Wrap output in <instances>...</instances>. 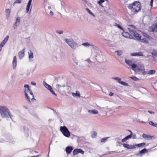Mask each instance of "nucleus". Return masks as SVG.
<instances>
[{
	"label": "nucleus",
	"instance_id": "nucleus-1",
	"mask_svg": "<svg viewBox=\"0 0 157 157\" xmlns=\"http://www.w3.org/2000/svg\"><path fill=\"white\" fill-rule=\"evenodd\" d=\"M128 7L131 10L133 14L138 12L141 9V4L138 1H135L132 3L129 4Z\"/></svg>",
	"mask_w": 157,
	"mask_h": 157
},
{
	"label": "nucleus",
	"instance_id": "nucleus-2",
	"mask_svg": "<svg viewBox=\"0 0 157 157\" xmlns=\"http://www.w3.org/2000/svg\"><path fill=\"white\" fill-rule=\"evenodd\" d=\"M0 113L2 118L10 117V113L9 109L4 106H0Z\"/></svg>",
	"mask_w": 157,
	"mask_h": 157
},
{
	"label": "nucleus",
	"instance_id": "nucleus-3",
	"mask_svg": "<svg viewBox=\"0 0 157 157\" xmlns=\"http://www.w3.org/2000/svg\"><path fill=\"white\" fill-rule=\"evenodd\" d=\"M24 87L25 88V90H24V93L25 94V97L26 98V99L28 100L29 101H30V98L28 96L27 93L28 92H29L30 94L31 95V100H33V99L35 100V99L34 98V97L33 96V94L29 88V86L28 85H25L24 86Z\"/></svg>",
	"mask_w": 157,
	"mask_h": 157
},
{
	"label": "nucleus",
	"instance_id": "nucleus-4",
	"mask_svg": "<svg viewBox=\"0 0 157 157\" xmlns=\"http://www.w3.org/2000/svg\"><path fill=\"white\" fill-rule=\"evenodd\" d=\"M60 129L64 136L67 137L70 136V132L66 126H60Z\"/></svg>",
	"mask_w": 157,
	"mask_h": 157
},
{
	"label": "nucleus",
	"instance_id": "nucleus-5",
	"mask_svg": "<svg viewBox=\"0 0 157 157\" xmlns=\"http://www.w3.org/2000/svg\"><path fill=\"white\" fill-rule=\"evenodd\" d=\"M135 70H133L135 72H139L142 73L143 75L146 74V72L145 71V69L144 66L142 64L137 65V67L135 68Z\"/></svg>",
	"mask_w": 157,
	"mask_h": 157
},
{
	"label": "nucleus",
	"instance_id": "nucleus-6",
	"mask_svg": "<svg viewBox=\"0 0 157 157\" xmlns=\"http://www.w3.org/2000/svg\"><path fill=\"white\" fill-rule=\"evenodd\" d=\"M65 41L72 48L74 49L75 48L77 44L73 40L71 39H66Z\"/></svg>",
	"mask_w": 157,
	"mask_h": 157
},
{
	"label": "nucleus",
	"instance_id": "nucleus-7",
	"mask_svg": "<svg viewBox=\"0 0 157 157\" xmlns=\"http://www.w3.org/2000/svg\"><path fill=\"white\" fill-rule=\"evenodd\" d=\"M125 61L128 65L131 67L133 70H135V68L137 67V65L133 64L132 60L125 59Z\"/></svg>",
	"mask_w": 157,
	"mask_h": 157
},
{
	"label": "nucleus",
	"instance_id": "nucleus-8",
	"mask_svg": "<svg viewBox=\"0 0 157 157\" xmlns=\"http://www.w3.org/2000/svg\"><path fill=\"white\" fill-rule=\"evenodd\" d=\"M127 28L131 34L136 31V29L135 25H128Z\"/></svg>",
	"mask_w": 157,
	"mask_h": 157
},
{
	"label": "nucleus",
	"instance_id": "nucleus-9",
	"mask_svg": "<svg viewBox=\"0 0 157 157\" xmlns=\"http://www.w3.org/2000/svg\"><path fill=\"white\" fill-rule=\"evenodd\" d=\"M149 30L151 32L157 31V22L150 27Z\"/></svg>",
	"mask_w": 157,
	"mask_h": 157
},
{
	"label": "nucleus",
	"instance_id": "nucleus-10",
	"mask_svg": "<svg viewBox=\"0 0 157 157\" xmlns=\"http://www.w3.org/2000/svg\"><path fill=\"white\" fill-rule=\"evenodd\" d=\"M79 153L83 154L84 153V151L80 149H75L74 150L73 152V155L74 156Z\"/></svg>",
	"mask_w": 157,
	"mask_h": 157
},
{
	"label": "nucleus",
	"instance_id": "nucleus-11",
	"mask_svg": "<svg viewBox=\"0 0 157 157\" xmlns=\"http://www.w3.org/2000/svg\"><path fill=\"white\" fill-rule=\"evenodd\" d=\"M123 147L128 149H133L136 148V146L132 145L125 143H123L122 144Z\"/></svg>",
	"mask_w": 157,
	"mask_h": 157
},
{
	"label": "nucleus",
	"instance_id": "nucleus-12",
	"mask_svg": "<svg viewBox=\"0 0 157 157\" xmlns=\"http://www.w3.org/2000/svg\"><path fill=\"white\" fill-rule=\"evenodd\" d=\"M9 37V36H6L4 39V40H3V41L1 42V43L0 44V51L1 50L2 47L4 46V45L6 44V42L8 40Z\"/></svg>",
	"mask_w": 157,
	"mask_h": 157
},
{
	"label": "nucleus",
	"instance_id": "nucleus-13",
	"mask_svg": "<svg viewBox=\"0 0 157 157\" xmlns=\"http://www.w3.org/2000/svg\"><path fill=\"white\" fill-rule=\"evenodd\" d=\"M45 87L48 89L51 92V93L54 94V95L56 96V94L55 93V92L53 91L52 88V87L48 84L45 83Z\"/></svg>",
	"mask_w": 157,
	"mask_h": 157
},
{
	"label": "nucleus",
	"instance_id": "nucleus-14",
	"mask_svg": "<svg viewBox=\"0 0 157 157\" xmlns=\"http://www.w3.org/2000/svg\"><path fill=\"white\" fill-rule=\"evenodd\" d=\"M122 35L123 36L126 38L131 39L132 37L129 33L124 31L122 33Z\"/></svg>",
	"mask_w": 157,
	"mask_h": 157
},
{
	"label": "nucleus",
	"instance_id": "nucleus-15",
	"mask_svg": "<svg viewBox=\"0 0 157 157\" xmlns=\"http://www.w3.org/2000/svg\"><path fill=\"white\" fill-rule=\"evenodd\" d=\"M142 136L144 139L148 140H151L152 139V138H154L153 136L147 135L144 133H143L142 135Z\"/></svg>",
	"mask_w": 157,
	"mask_h": 157
},
{
	"label": "nucleus",
	"instance_id": "nucleus-16",
	"mask_svg": "<svg viewBox=\"0 0 157 157\" xmlns=\"http://www.w3.org/2000/svg\"><path fill=\"white\" fill-rule=\"evenodd\" d=\"M113 78L114 79L117 80L119 83H120L122 85L126 86H127L128 85L127 83H126L123 81H121V78H119L114 77Z\"/></svg>",
	"mask_w": 157,
	"mask_h": 157
},
{
	"label": "nucleus",
	"instance_id": "nucleus-17",
	"mask_svg": "<svg viewBox=\"0 0 157 157\" xmlns=\"http://www.w3.org/2000/svg\"><path fill=\"white\" fill-rule=\"evenodd\" d=\"M131 34L137 40H139L140 39L141 36L136 32V31L133 33H132Z\"/></svg>",
	"mask_w": 157,
	"mask_h": 157
},
{
	"label": "nucleus",
	"instance_id": "nucleus-18",
	"mask_svg": "<svg viewBox=\"0 0 157 157\" xmlns=\"http://www.w3.org/2000/svg\"><path fill=\"white\" fill-rule=\"evenodd\" d=\"M131 55L132 56H143L144 54L141 52L131 53Z\"/></svg>",
	"mask_w": 157,
	"mask_h": 157
},
{
	"label": "nucleus",
	"instance_id": "nucleus-19",
	"mask_svg": "<svg viewBox=\"0 0 157 157\" xmlns=\"http://www.w3.org/2000/svg\"><path fill=\"white\" fill-rule=\"evenodd\" d=\"M25 49H23L21 51H20L18 53L19 58L21 59L24 56Z\"/></svg>",
	"mask_w": 157,
	"mask_h": 157
},
{
	"label": "nucleus",
	"instance_id": "nucleus-20",
	"mask_svg": "<svg viewBox=\"0 0 157 157\" xmlns=\"http://www.w3.org/2000/svg\"><path fill=\"white\" fill-rule=\"evenodd\" d=\"M73 148L71 147L68 146L66 148V151L67 154H70L73 150Z\"/></svg>",
	"mask_w": 157,
	"mask_h": 157
},
{
	"label": "nucleus",
	"instance_id": "nucleus-21",
	"mask_svg": "<svg viewBox=\"0 0 157 157\" xmlns=\"http://www.w3.org/2000/svg\"><path fill=\"white\" fill-rule=\"evenodd\" d=\"M13 68H15L17 65V58L16 56L13 57Z\"/></svg>",
	"mask_w": 157,
	"mask_h": 157
},
{
	"label": "nucleus",
	"instance_id": "nucleus-22",
	"mask_svg": "<svg viewBox=\"0 0 157 157\" xmlns=\"http://www.w3.org/2000/svg\"><path fill=\"white\" fill-rule=\"evenodd\" d=\"M140 40L141 42L145 44H148V39L145 37L142 38L141 36L140 39L139 40Z\"/></svg>",
	"mask_w": 157,
	"mask_h": 157
},
{
	"label": "nucleus",
	"instance_id": "nucleus-23",
	"mask_svg": "<svg viewBox=\"0 0 157 157\" xmlns=\"http://www.w3.org/2000/svg\"><path fill=\"white\" fill-rule=\"evenodd\" d=\"M142 35L144 36V37L146 38L149 40L152 39V37L148 35L146 33H143Z\"/></svg>",
	"mask_w": 157,
	"mask_h": 157
},
{
	"label": "nucleus",
	"instance_id": "nucleus-24",
	"mask_svg": "<svg viewBox=\"0 0 157 157\" xmlns=\"http://www.w3.org/2000/svg\"><path fill=\"white\" fill-rule=\"evenodd\" d=\"M155 73V71L154 70H151L148 71H147L146 72V74L148 75H152L154 74Z\"/></svg>",
	"mask_w": 157,
	"mask_h": 157
},
{
	"label": "nucleus",
	"instance_id": "nucleus-25",
	"mask_svg": "<svg viewBox=\"0 0 157 157\" xmlns=\"http://www.w3.org/2000/svg\"><path fill=\"white\" fill-rule=\"evenodd\" d=\"M88 112L90 113L94 114H97L98 113V111L95 109L89 110L88 111Z\"/></svg>",
	"mask_w": 157,
	"mask_h": 157
},
{
	"label": "nucleus",
	"instance_id": "nucleus-26",
	"mask_svg": "<svg viewBox=\"0 0 157 157\" xmlns=\"http://www.w3.org/2000/svg\"><path fill=\"white\" fill-rule=\"evenodd\" d=\"M113 25L117 27L118 28L121 29L122 31H124V29L121 26L117 24L116 23H114L113 24Z\"/></svg>",
	"mask_w": 157,
	"mask_h": 157
},
{
	"label": "nucleus",
	"instance_id": "nucleus-27",
	"mask_svg": "<svg viewBox=\"0 0 157 157\" xmlns=\"http://www.w3.org/2000/svg\"><path fill=\"white\" fill-rule=\"evenodd\" d=\"M10 13V10L9 9H6V16L8 18Z\"/></svg>",
	"mask_w": 157,
	"mask_h": 157
},
{
	"label": "nucleus",
	"instance_id": "nucleus-28",
	"mask_svg": "<svg viewBox=\"0 0 157 157\" xmlns=\"http://www.w3.org/2000/svg\"><path fill=\"white\" fill-rule=\"evenodd\" d=\"M72 94L73 96H77L79 97H80V94L79 91H76L75 94L73 93H72Z\"/></svg>",
	"mask_w": 157,
	"mask_h": 157
},
{
	"label": "nucleus",
	"instance_id": "nucleus-29",
	"mask_svg": "<svg viewBox=\"0 0 157 157\" xmlns=\"http://www.w3.org/2000/svg\"><path fill=\"white\" fill-rule=\"evenodd\" d=\"M97 136V133L95 131H93L91 132V137L94 138Z\"/></svg>",
	"mask_w": 157,
	"mask_h": 157
},
{
	"label": "nucleus",
	"instance_id": "nucleus-30",
	"mask_svg": "<svg viewBox=\"0 0 157 157\" xmlns=\"http://www.w3.org/2000/svg\"><path fill=\"white\" fill-rule=\"evenodd\" d=\"M20 22V18L19 17H18L16 19V22L15 24V25L17 26V23H18L19 24Z\"/></svg>",
	"mask_w": 157,
	"mask_h": 157
},
{
	"label": "nucleus",
	"instance_id": "nucleus-31",
	"mask_svg": "<svg viewBox=\"0 0 157 157\" xmlns=\"http://www.w3.org/2000/svg\"><path fill=\"white\" fill-rule=\"evenodd\" d=\"M29 57L30 58H33V53L30 50V53L29 52Z\"/></svg>",
	"mask_w": 157,
	"mask_h": 157
},
{
	"label": "nucleus",
	"instance_id": "nucleus-32",
	"mask_svg": "<svg viewBox=\"0 0 157 157\" xmlns=\"http://www.w3.org/2000/svg\"><path fill=\"white\" fill-rule=\"evenodd\" d=\"M130 78L132 79V80H133L134 81H137L139 80V78H137L136 76H132L130 77Z\"/></svg>",
	"mask_w": 157,
	"mask_h": 157
},
{
	"label": "nucleus",
	"instance_id": "nucleus-33",
	"mask_svg": "<svg viewBox=\"0 0 157 157\" xmlns=\"http://www.w3.org/2000/svg\"><path fill=\"white\" fill-rule=\"evenodd\" d=\"M145 144L144 143H142L140 144H136L135 146H137L138 147H141Z\"/></svg>",
	"mask_w": 157,
	"mask_h": 157
},
{
	"label": "nucleus",
	"instance_id": "nucleus-34",
	"mask_svg": "<svg viewBox=\"0 0 157 157\" xmlns=\"http://www.w3.org/2000/svg\"><path fill=\"white\" fill-rule=\"evenodd\" d=\"M152 54L153 56V58L154 59V61H156L155 59V56H157V52H153L152 53Z\"/></svg>",
	"mask_w": 157,
	"mask_h": 157
},
{
	"label": "nucleus",
	"instance_id": "nucleus-35",
	"mask_svg": "<svg viewBox=\"0 0 157 157\" xmlns=\"http://www.w3.org/2000/svg\"><path fill=\"white\" fill-rule=\"evenodd\" d=\"M129 131L131 132V134L130 135H128V136H126V137H125V139H126V140H128V139L131 138L132 137V133L131 131L129 130Z\"/></svg>",
	"mask_w": 157,
	"mask_h": 157
},
{
	"label": "nucleus",
	"instance_id": "nucleus-36",
	"mask_svg": "<svg viewBox=\"0 0 157 157\" xmlns=\"http://www.w3.org/2000/svg\"><path fill=\"white\" fill-rule=\"evenodd\" d=\"M147 151L146 150V149L145 148H144L143 149L141 150V151H140V154H143L147 152Z\"/></svg>",
	"mask_w": 157,
	"mask_h": 157
},
{
	"label": "nucleus",
	"instance_id": "nucleus-37",
	"mask_svg": "<svg viewBox=\"0 0 157 157\" xmlns=\"http://www.w3.org/2000/svg\"><path fill=\"white\" fill-rule=\"evenodd\" d=\"M21 2V0H16L13 3V5L16 3H20Z\"/></svg>",
	"mask_w": 157,
	"mask_h": 157
},
{
	"label": "nucleus",
	"instance_id": "nucleus-38",
	"mask_svg": "<svg viewBox=\"0 0 157 157\" xmlns=\"http://www.w3.org/2000/svg\"><path fill=\"white\" fill-rule=\"evenodd\" d=\"M107 139L108 137L103 138L101 139V142H104L107 140Z\"/></svg>",
	"mask_w": 157,
	"mask_h": 157
},
{
	"label": "nucleus",
	"instance_id": "nucleus-39",
	"mask_svg": "<svg viewBox=\"0 0 157 157\" xmlns=\"http://www.w3.org/2000/svg\"><path fill=\"white\" fill-rule=\"evenodd\" d=\"M116 52L117 53V55L119 56L121 55L122 53V52L121 51H116Z\"/></svg>",
	"mask_w": 157,
	"mask_h": 157
},
{
	"label": "nucleus",
	"instance_id": "nucleus-40",
	"mask_svg": "<svg viewBox=\"0 0 157 157\" xmlns=\"http://www.w3.org/2000/svg\"><path fill=\"white\" fill-rule=\"evenodd\" d=\"M105 1V0H99L98 1V3L100 5H101V4L103 3Z\"/></svg>",
	"mask_w": 157,
	"mask_h": 157
},
{
	"label": "nucleus",
	"instance_id": "nucleus-41",
	"mask_svg": "<svg viewBox=\"0 0 157 157\" xmlns=\"http://www.w3.org/2000/svg\"><path fill=\"white\" fill-rule=\"evenodd\" d=\"M86 10L87 11V12L91 15H94V14L91 12L90 10L88 8H87L86 9Z\"/></svg>",
	"mask_w": 157,
	"mask_h": 157
},
{
	"label": "nucleus",
	"instance_id": "nucleus-42",
	"mask_svg": "<svg viewBox=\"0 0 157 157\" xmlns=\"http://www.w3.org/2000/svg\"><path fill=\"white\" fill-rule=\"evenodd\" d=\"M30 6H29V5H27L26 8V11L27 13H28L29 12Z\"/></svg>",
	"mask_w": 157,
	"mask_h": 157
},
{
	"label": "nucleus",
	"instance_id": "nucleus-43",
	"mask_svg": "<svg viewBox=\"0 0 157 157\" xmlns=\"http://www.w3.org/2000/svg\"><path fill=\"white\" fill-rule=\"evenodd\" d=\"M82 45L85 46L90 45V44L87 42L83 43Z\"/></svg>",
	"mask_w": 157,
	"mask_h": 157
},
{
	"label": "nucleus",
	"instance_id": "nucleus-44",
	"mask_svg": "<svg viewBox=\"0 0 157 157\" xmlns=\"http://www.w3.org/2000/svg\"><path fill=\"white\" fill-rule=\"evenodd\" d=\"M149 124L150 125H151L153 126V125L154 124V123L152 121H150L149 122Z\"/></svg>",
	"mask_w": 157,
	"mask_h": 157
},
{
	"label": "nucleus",
	"instance_id": "nucleus-45",
	"mask_svg": "<svg viewBox=\"0 0 157 157\" xmlns=\"http://www.w3.org/2000/svg\"><path fill=\"white\" fill-rule=\"evenodd\" d=\"M153 1V0H151V2H150V5L151 6V7H152Z\"/></svg>",
	"mask_w": 157,
	"mask_h": 157
},
{
	"label": "nucleus",
	"instance_id": "nucleus-46",
	"mask_svg": "<svg viewBox=\"0 0 157 157\" xmlns=\"http://www.w3.org/2000/svg\"><path fill=\"white\" fill-rule=\"evenodd\" d=\"M148 113H150L151 114H153L154 113L153 112L151 111H148Z\"/></svg>",
	"mask_w": 157,
	"mask_h": 157
},
{
	"label": "nucleus",
	"instance_id": "nucleus-47",
	"mask_svg": "<svg viewBox=\"0 0 157 157\" xmlns=\"http://www.w3.org/2000/svg\"><path fill=\"white\" fill-rule=\"evenodd\" d=\"M113 94H114L113 93H112L111 92H110L109 93V95L110 96H112L113 95Z\"/></svg>",
	"mask_w": 157,
	"mask_h": 157
},
{
	"label": "nucleus",
	"instance_id": "nucleus-48",
	"mask_svg": "<svg viewBox=\"0 0 157 157\" xmlns=\"http://www.w3.org/2000/svg\"><path fill=\"white\" fill-rule=\"evenodd\" d=\"M40 156V155H37L36 156H31L29 157H38Z\"/></svg>",
	"mask_w": 157,
	"mask_h": 157
},
{
	"label": "nucleus",
	"instance_id": "nucleus-49",
	"mask_svg": "<svg viewBox=\"0 0 157 157\" xmlns=\"http://www.w3.org/2000/svg\"><path fill=\"white\" fill-rule=\"evenodd\" d=\"M126 140H126V139H125V138H124L122 140V142H124Z\"/></svg>",
	"mask_w": 157,
	"mask_h": 157
},
{
	"label": "nucleus",
	"instance_id": "nucleus-50",
	"mask_svg": "<svg viewBox=\"0 0 157 157\" xmlns=\"http://www.w3.org/2000/svg\"><path fill=\"white\" fill-rule=\"evenodd\" d=\"M58 33H59V34H62L63 33V31H60L59 32H58Z\"/></svg>",
	"mask_w": 157,
	"mask_h": 157
},
{
	"label": "nucleus",
	"instance_id": "nucleus-51",
	"mask_svg": "<svg viewBox=\"0 0 157 157\" xmlns=\"http://www.w3.org/2000/svg\"><path fill=\"white\" fill-rule=\"evenodd\" d=\"M31 84L33 85H36V84L35 83L33 82H31Z\"/></svg>",
	"mask_w": 157,
	"mask_h": 157
},
{
	"label": "nucleus",
	"instance_id": "nucleus-52",
	"mask_svg": "<svg viewBox=\"0 0 157 157\" xmlns=\"http://www.w3.org/2000/svg\"><path fill=\"white\" fill-rule=\"evenodd\" d=\"M153 126L155 127H157V123H155L153 125Z\"/></svg>",
	"mask_w": 157,
	"mask_h": 157
},
{
	"label": "nucleus",
	"instance_id": "nucleus-53",
	"mask_svg": "<svg viewBox=\"0 0 157 157\" xmlns=\"http://www.w3.org/2000/svg\"><path fill=\"white\" fill-rule=\"evenodd\" d=\"M31 2H29L28 3L27 5L30 6L31 4Z\"/></svg>",
	"mask_w": 157,
	"mask_h": 157
},
{
	"label": "nucleus",
	"instance_id": "nucleus-54",
	"mask_svg": "<svg viewBox=\"0 0 157 157\" xmlns=\"http://www.w3.org/2000/svg\"><path fill=\"white\" fill-rule=\"evenodd\" d=\"M50 15H53V12H52L51 11L50 12Z\"/></svg>",
	"mask_w": 157,
	"mask_h": 157
},
{
	"label": "nucleus",
	"instance_id": "nucleus-55",
	"mask_svg": "<svg viewBox=\"0 0 157 157\" xmlns=\"http://www.w3.org/2000/svg\"><path fill=\"white\" fill-rule=\"evenodd\" d=\"M32 1V0H29V2L31 3Z\"/></svg>",
	"mask_w": 157,
	"mask_h": 157
},
{
	"label": "nucleus",
	"instance_id": "nucleus-56",
	"mask_svg": "<svg viewBox=\"0 0 157 157\" xmlns=\"http://www.w3.org/2000/svg\"><path fill=\"white\" fill-rule=\"evenodd\" d=\"M156 18L157 19V17H156Z\"/></svg>",
	"mask_w": 157,
	"mask_h": 157
}]
</instances>
